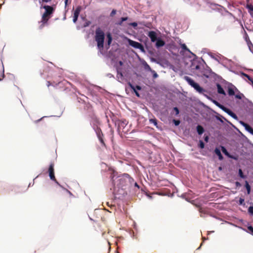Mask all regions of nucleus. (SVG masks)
I'll return each instance as SVG.
<instances>
[{
  "label": "nucleus",
  "mask_w": 253,
  "mask_h": 253,
  "mask_svg": "<svg viewBox=\"0 0 253 253\" xmlns=\"http://www.w3.org/2000/svg\"><path fill=\"white\" fill-rule=\"evenodd\" d=\"M105 34L99 27L95 30V40L97 42L98 48L102 49L104 47Z\"/></svg>",
  "instance_id": "nucleus-1"
},
{
  "label": "nucleus",
  "mask_w": 253,
  "mask_h": 253,
  "mask_svg": "<svg viewBox=\"0 0 253 253\" xmlns=\"http://www.w3.org/2000/svg\"><path fill=\"white\" fill-rule=\"evenodd\" d=\"M43 8L45 9V11L42 16V24L41 25L42 27L44 26V24L47 23L50 17V15L52 14L54 11L53 7L49 5H44Z\"/></svg>",
  "instance_id": "nucleus-2"
},
{
  "label": "nucleus",
  "mask_w": 253,
  "mask_h": 253,
  "mask_svg": "<svg viewBox=\"0 0 253 253\" xmlns=\"http://www.w3.org/2000/svg\"><path fill=\"white\" fill-rule=\"evenodd\" d=\"M184 79L188 83L189 85L194 88L198 92L202 93L204 89L201 87L199 84L195 83L192 79L188 76H184Z\"/></svg>",
  "instance_id": "nucleus-3"
},
{
  "label": "nucleus",
  "mask_w": 253,
  "mask_h": 253,
  "mask_svg": "<svg viewBox=\"0 0 253 253\" xmlns=\"http://www.w3.org/2000/svg\"><path fill=\"white\" fill-rule=\"evenodd\" d=\"M48 172H49V176L50 177V178L52 180L54 181L58 185H60L59 183L56 180L55 175H54V164L53 163H51L50 164L49 168H48Z\"/></svg>",
  "instance_id": "nucleus-4"
},
{
  "label": "nucleus",
  "mask_w": 253,
  "mask_h": 253,
  "mask_svg": "<svg viewBox=\"0 0 253 253\" xmlns=\"http://www.w3.org/2000/svg\"><path fill=\"white\" fill-rule=\"evenodd\" d=\"M128 43L131 46L139 49L142 52H145L144 47L141 43L131 40H128Z\"/></svg>",
  "instance_id": "nucleus-5"
},
{
  "label": "nucleus",
  "mask_w": 253,
  "mask_h": 253,
  "mask_svg": "<svg viewBox=\"0 0 253 253\" xmlns=\"http://www.w3.org/2000/svg\"><path fill=\"white\" fill-rule=\"evenodd\" d=\"M120 183L123 184L124 182H128L130 184H132L134 181V179L130 176L128 174L125 173L122 177L120 178Z\"/></svg>",
  "instance_id": "nucleus-6"
},
{
  "label": "nucleus",
  "mask_w": 253,
  "mask_h": 253,
  "mask_svg": "<svg viewBox=\"0 0 253 253\" xmlns=\"http://www.w3.org/2000/svg\"><path fill=\"white\" fill-rule=\"evenodd\" d=\"M228 94L229 96L235 95L236 92H239V90L233 85L228 86Z\"/></svg>",
  "instance_id": "nucleus-7"
},
{
  "label": "nucleus",
  "mask_w": 253,
  "mask_h": 253,
  "mask_svg": "<svg viewBox=\"0 0 253 253\" xmlns=\"http://www.w3.org/2000/svg\"><path fill=\"white\" fill-rule=\"evenodd\" d=\"M81 9H82L81 6H78L76 8V10H75L74 13L73 19L74 23H76L77 22L78 17H79V15L80 14V13L81 11Z\"/></svg>",
  "instance_id": "nucleus-8"
},
{
  "label": "nucleus",
  "mask_w": 253,
  "mask_h": 253,
  "mask_svg": "<svg viewBox=\"0 0 253 253\" xmlns=\"http://www.w3.org/2000/svg\"><path fill=\"white\" fill-rule=\"evenodd\" d=\"M128 124V121H127L126 120H119L118 122V129H123L125 128V127Z\"/></svg>",
  "instance_id": "nucleus-9"
},
{
  "label": "nucleus",
  "mask_w": 253,
  "mask_h": 253,
  "mask_svg": "<svg viewBox=\"0 0 253 253\" xmlns=\"http://www.w3.org/2000/svg\"><path fill=\"white\" fill-rule=\"evenodd\" d=\"M148 36L150 38L152 42H155L158 40L157 34L154 31H151L149 32Z\"/></svg>",
  "instance_id": "nucleus-10"
},
{
  "label": "nucleus",
  "mask_w": 253,
  "mask_h": 253,
  "mask_svg": "<svg viewBox=\"0 0 253 253\" xmlns=\"http://www.w3.org/2000/svg\"><path fill=\"white\" fill-rule=\"evenodd\" d=\"M241 124L245 127V129L253 135V128L248 124L241 122Z\"/></svg>",
  "instance_id": "nucleus-11"
},
{
  "label": "nucleus",
  "mask_w": 253,
  "mask_h": 253,
  "mask_svg": "<svg viewBox=\"0 0 253 253\" xmlns=\"http://www.w3.org/2000/svg\"><path fill=\"white\" fill-rule=\"evenodd\" d=\"M165 44V42L160 38L158 39V40L156 41V46L157 48L163 46Z\"/></svg>",
  "instance_id": "nucleus-12"
},
{
  "label": "nucleus",
  "mask_w": 253,
  "mask_h": 253,
  "mask_svg": "<svg viewBox=\"0 0 253 253\" xmlns=\"http://www.w3.org/2000/svg\"><path fill=\"white\" fill-rule=\"evenodd\" d=\"M95 132H96V135H97V136L98 139H99L102 137H104V135H103L102 131L100 128L97 127L95 129Z\"/></svg>",
  "instance_id": "nucleus-13"
},
{
  "label": "nucleus",
  "mask_w": 253,
  "mask_h": 253,
  "mask_svg": "<svg viewBox=\"0 0 253 253\" xmlns=\"http://www.w3.org/2000/svg\"><path fill=\"white\" fill-rule=\"evenodd\" d=\"M246 7L248 9V12L250 15L253 17V5L250 3L247 4Z\"/></svg>",
  "instance_id": "nucleus-14"
},
{
  "label": "nucleus",
  "mask_w": 253,
  "mask_h": 253,
  "mask_svg": "<svg viewBox=\"0 0 253 253\" xmlns=\"http://www.w3.org/2000/svg\"><path fill=\"white\" fill-rule=\"evenodd\" d=\"M217 92L218 93L221 94H223L224 95H225V92L224 89H223L222 86L219 84H217Z\"/></svg>",
  "instance_id": "nucleus-15"
},
{
  "label": "nucleus",
  "mask_w": 253,
  "mask_h": 253,
  "mask_svg": "<svg viewBox=\"0 0 253 253\" xmlns=\"http://www.w3.org/2000/svg\"><path fill=\"white\" fill-rule=\"evenodd\" d=\"M214 152L218 156V158L220 160H223V157L220 152V150L218 148H216L214 150Z\"/></svg>",
  "instance_id": "nucleus-16"
},
{
  "label": "nucleus",
  "mask_w": 253,
  "mask_h": 253,
  "mask_svg": "<svg viewBox=\"0 0 253 253\" xmlns=\"http://www.w3.org/2000/svg\"><path fill=\"white\" fill-rule=\"evenodd\" d=\"M197 131L199 135H201L204 133V129L203 126L200 125H198L197 126Z\"/></svg>",
  "instance_id": "nucleus-17"
},
{
  "label": "nucleus",
  "mask_w": 253,
  "mask_h": 253,
  "mask_svg": "<svg viewBox=\"0 0 253 253\" xmlns=\"http://www.w3.org/2000/svg\"><path fill=\"white\" fill-rule=\"evenodd\" d=\"M226 113L234 119L237 118L236 115L229 109L226 111Z\"/></svg>",
  "instance_id": "nucleus-18"
},
{
  "label": "nucleus",
  "mask_w": 253,
  "mask_h": 253,
  "mask_svg": "<svg viewBox=\"0 0 253 253\" xmlns=\"http://www.w3.org/2000/svg\"><path fill=\"white\" fill-rule=\"evenodd\" d=\"M117 78L119 79H123V75L122 73L121 72L120 69L117 68Z\"/></svg>",
  "instance_id": "nucleus-19"
},
{
  "label": "nucleus",
  "mask_w": 253,
  "mask_h": 253,
  "mask_svg": "<svg viewBox=\"0 0 253 253\" xmlns=\"http://www.w3.org/2000/svg\"><path fill=\"white\" fill-rule=\"evenodd\" d=\"M221 151L226 156H228L229 157L232 158L224 146H221Z\"/></svg>",
  "instance_id": "nucleus-20"
},
{
  "label": "nucleus",
  "mask_w": 253,
  "mask_h": 253,
  "mask_svg": "<svg viewBox=\"0 0 253 253\" xmlns=\"http://www.w3.org/2000/svg\"><path fill=\"white\" fill-rule=\"evenodd\" d=\"M128 85L129 86L131 87V88L133 90V91L135 92V95L139 97V93L135 89V87L134 86H133L131 83H128Z\"/></svg>",
  "instance_id": "nucleus-21"
},
{
  "label": "nucleus",
  "mask_w": 253,
  "mask_h": 253,
  "mask_svg": "<svg viewBox=\"0 0 253 253\" xmlns=\"http://www.w3.org/2000/svg\"><path fill=\"white\" fill-rule=\"evenodd\" d=\"M245 187L247 189V193L250 194L251 192V186L247 181H245Z\"/></svg>",
  "instance_id": "nucleus-22"
},
{
  "label": "nucleus",
  "mask_w": 253,
  "mask_h": 253,
  "mask_svg": "<svg viewBox=\"0 0 253 253\" xmlns=\"http://www.w3.org/2000/svg\"><path fill=\"white\" fill-rule=\"evenodd\" d=\"M107 44L108 45V46H110L111 42H112V36L111 35V34L110 33L108 34L107 35Z\"/></svg>",
  "instance_id": "nucleus-23"
},
{
  "label": "nucleus",
  "mask_w": 253,
  "mask_h": 253,
  "mask_svg": "<svg viewBox=\"0 0 253 253\" xmlns=\"http://www.w3.org/2000/svg\"><path fill=\"white\" fill-rule=\"evenodd\" d=\"M245 41H246L247 44L248 45L249 47H250V45H252V43L251 41L250 40V39H249V37L248 34L246 33V35H245Z\"/></svg>",
  "instance_id": "nucleus-24"
},
{
  "label": "nucleus",
  "mask_w": 253,
  "mask_h": 253,
  "mask_svg": "<svg viewBox=\"0 0 253 253\" xmlns=\"http://www.w3.org/2000/svg\"><path fill=\"white\" fill-rule=\"evenodd\" d=\"M127 20V17H122L121 18V20L117 23V24L119 25H122V24H123V22L125 21H126Z\"/></svg>",
  "instance_id": "nucleus-25"
},
{
  "label": "nucleus",
  "mask_w": 253,
  "mask_h": 253,
  "mask_svg": "<svg viewBox=\"0 0 253 253\" xmlns=\"http://www.w3.org/2000/svg\"><path fill=\"white\" fill-rule=\"evenodd\" d=\"M239 175L242 178H245L246 176L244 174L242 170L241 169H239Z\"/></svg>",
  "instance_id": "nucleus-26"
},
{
  "label": "nucleus",
  "mask_w": 253,
  "mask_h": 253,
  "mask_svg": "<svg viewBox=\"0 0 253 253\" xmlns=\"http://www.w3.org/2000/svg\"><path fill=\"white\" fill-rule=\"evenodd\" d=\"M238 92V93L235 95V98L239 99H241L242 98V96H243V94L242 93H240L239 91V92Z\"/></svg>",
  "instance_id": "nucleus-27"
},
{
  "label": "nucleus",
  "mask_w": 253,
  "mask_h": 253,
  "mask_svg": "<svg viewBox=\"0 0 253 253\" xmlns=\"http://www.w3.org/2000/svg\"><path fill=\"white\" fill-rule=\"evenodd\" d=\"M181 47L185 51H187L188 52H190V50L187 48V46L185 44L183 43L181 44Z\"/></svg>",
  "instance_id": "nucleus-28"
},
{
  "label": "nucleus",
  "mask_w": 253,
  "mask_h": 253,
  "mask_svg": "<svg viewBox=\"0 0 253 253\" xmlns=\"http://www.w3.org/2000/svg\"><path fill=\"white\" fill-rule=\"evenodd\" d=\"M243 75L246 77L251 82V83L253 82V79L249 75L246 74L245 73H243Z\"/></svg>",
  "instance_id": "nucleus-29"
},
{
  "label": "nucleus",
  "mask_w": 253,
  "mask_h": 253,
  "mask_svg": "<svg viewBox=\"0 0 253 253\" xmlns=\"http://www.w3.org/2000/svg\"><path fill=\"white\" fill-rule=\"evenodd\" d=\"M99 141L100 142V143H101L102 144V146L105 148H106V145L104 142V139H103V137L100 138L99 139Z\"/></svg>",
  "instance_id": "nucleus-30"
},
{
  "label": "nucleus",
  "mask_w": 253,
  "mask_h": 253,
  "mask_svg": "<svg viewBox=\"0 0 253 253\" xmlns=\"http://www.w3.org/2000/svg\"><path fill=\"white\" fill-rule=\"evenodd\" d=\"M151 123L153 124L155 126L157 125V120L156 119H151L149 120Z\"/></svg>",
  "instance_id": "nucleus-31"
},
{
  "label": "nucleus",
  "mask_w": 253,
  "mask_h": 253,
  "mask_svg": "<svg viewBox=\"0 0 253 253\" xmlns=\"http://www.w3.org/2000/svg\"><path fill=\"white\" fill-rule=\"evenodd\" d=\"M199 147L200 148H201V149H203L205 147V144L203 142V141L202 140H200L199 141Z\"/></svg>",
  "instance_id": "nucleus-32"
},
{
  "label": "nucleus",
  "mask_w": 253,
  "mask_h": 253,
  "mask_svg": "<svg viewBox=\"0 0 253 253\" xmlns=\"http://www.w3.org/2000/svg\"><path fill=\"white\" fill-rule=\"evenodd\" d=\"M173 111H174L175 115H178L179 113V109L176 107L173 108Z\"/></svg>",
  "instance_id": "nucleus-33"
},
{
  "label": "nucleus",
  "mask_w": 253,
  "mask_h": 253,
  "mask_svg": "<svg viewBox=\"0 0 253 253\" xmlns=\"http://www.w3.org/2000/svg\"><path fill=\"white\" fill-rule=\"evenodd\" d=\"M212 102L219 108L220 107V106L221 105V104L215 100H213Z\"/></svg>",
  "instance_id": "nucleus-34"
},
{
  "label": "nucleus",
  "mask_w": 253,
  "mask_h": 253,
  "mask_svg": "<svg viewBox=\"0 0 253 253\" xmlns=\"http://www.w3.org/2000/svg\"><path fill=\"white\" fill-rule=\"evenodd\" d=\"M248 211L251 214L253 215V206H251L249 208Z\"/></svg>",
  "instance_id": "nucleus-35"
},
{
  "label": "nucleus",
  "mask_w": 253,
  "mask_h": 253,
  "mask_svg": "<svg viewBox=\"0 0 253 253\" xmlns=\"http://www.w3.org/2000/svg\"><path fill=\"white\" fill-rule=\"evenodd\" d=\"M116 10L115 9H113L111 13H110V16L113 17L116 14Z\"/></svg>",
  "instance_id": "nucleus-36"
},
{
  "label": "nucleus",
  "mask_w": 253,
  "mask_h": 253,
  "mask_svg": "<svg viewBox=\"0 0 253 253\" xmlns=\"http://www.w3.org/2000/svg\"><path fill=\"white\" fill-rule=\"evenodd\" d=\"M91 22L89 21H87L85 22V23L84 25V27H86L88 26L90 24Z\"/></svg>",
  "instance_id": "nucleus-37"
},
{
  "label": "nucleus",
  "mask_w": 253,
  "mask_h": 253,
  "mask_svg": "<svg viewBox=\"0 0 253 253\" xmlns=\"http://www.w3.org/2000/svg\"><path fill=\"white\" fill-rule=\"evenodd\" d=\"M173 122L174 123V125L176 126H178L180 124V121L179 120H173Z\"/></svg>",
  "instance_id": "nucleus-38"
},
{
  "label": "nucleus",
  "mask_w": 253,
  "mask_h": 253,
  "mask_svg": "<svg viewBox=\"0 0 253 253\" xmlns=\"http://www.w3.org/2000/svg\"><path fill=\"white\" fill-rule=\"evenodd\" d=\"M248 230L251 232V234L253 235V227L252 226L248 227Z\"/></svg>",
  "instance_id": "nucleus-39"
},
{
  "label": "nucleus",
  "mask_w": 253,
  "mask_h": 253,
  "mask_svg": "<svg viewBox=\"0 0 253 253\" xmlns=\"http://www.w3.org/2000/svg\"><path fill=\"white\" fill-rule=\"evenodd\" d=\"M220 109H221L223 111H224V112H226V111L228 109V108H226L225 107H224L223 105H221L220 106V107H219Z\"/></svg>",
  "instance_id": "nucleus-40"
},
{
  "label": "nucleus",
  "mask_w": 253,
  "mask_h": 253,
  "mask_svg": "<svg viewBox=\"0 0 253 253\" xmlns=\"http://www.w3.org/2000/svg\"><path fill=\"white\" fill-rule=\"evenodd\" d=\"M235 185H236V187H240L241 186V184H240V183L239 182L236 181L235 182Z\"/></svg>",
  "instance_id": "nucleus-41"
},
{
  "label": "nucleus",
  "mask_w": 253,
  "mask_h": 253,
  "mask_svg": "<svg viewBox=\"0 0 253 253\" xmlns=\"http://www.w3.org/2000/svg\"><path fill=\"white\" fill-rule=\"evenodd\" d=\"M244 202V199L240 198L239 200V204L240 205L243 204V202Z\"/></svg>",
  "instance_id": "nucleus-42"
},
{
  "label": "nucleus",
  "mask_w": 253,
  "mask_h": 253,
  "mask_svg": "<svg viewBox=\"0 0 253 253\" xmlns=\"http://www.w3.org/2000/svg\"><path fill=\"white\" fill-rule=\"evenodd\" d=\"M130 25H131V26H132L133 27H136V26H137V23H136V22H133V23H131L130 24Z\"/></svg>",
  "instance_id": "nucleus-43"
},
{
  "label": "nucleus",
  "mask_w": 253,
  "mask_h": 253,
  "mask_svg": "<svg viewBox=\"0 0 253 253\" xmlns=\"http://www.w3.org/2000/svg\"><path fill=\"white\" fill-rule=\"evenodd\" d=\"M135 87V89L140 90L141 89V87L139 85H136Z\"/></svg>",
  "instance_id": "nucleus-44"
},
{
  "label": "nucleus",
  "mask_w": 253,
  "mask_h": 253,
  "mask_svg": "<svg viewBox=\"0 0 253 253\" xmlns=\"http://www.w3.org/2000/svg\"><path fill=\"white\" fill-rule=\"evenodd\" d=\"M158 74L156 72H155L153 75V77L154 78H156L158 77Z\"/></svg>",
  "instance_id": "nucleus-45"
},
{
  "label": "nucleus",
  "mask_w": 253,
  "mask_h": 253,
  "mask_svg": "<svg viewBox=\"0 0 253 253\" xmlns=\"http://www.w3.org/2000/svg\"><path fill=\"white\" fill-rule=\"evenodd\" d=\"M51 84L50 83V82L49 81L47 82L46 85L48 87H49Z\"/></svg>",
  "instance_id": "nucleus-46"
},
{
  "label": "nucleus",
  "mask_w": 253,
  "mask_h": 253,
  "mask_svg": "<svg viewBox=\"0 0 253 253\" xmlns=\"http://www.w3.org/2000/svg\"><path fill=\"white\" fill-rule=\"evenodd\" d=\"M134 186H135V187H137L138 188H139V185H138V184H137L136 182H135V183H134Z\"/></svg>",
  "instance_id": "nucleus-47"
},
{
  "label": "nucleus",
  "mask_w": 253,
  "mask_h": 253,
  "mask_svg": "<svg viewBox=\"0 0 253 253\" xmlns=\"http://www.w3.org/2000/svg\"><path fill=\"white\" fill-rule=\"evenodd\" d=\"M42 0V1L45 2H48L51 1V0Z\"/></svg>",
  "instance_id": "nucleus-48"
},
{
  "label": "nucleus",
  "mask_w": 253,
  "mask_h": 253,
  "mask_svg": "<svg viewBox=\"0 0 253 253\" xmlns=\"http://www.w3.org/2000/svg\"><path fill=\"white\" fill-rule=\"evenodd\" d=\"M68 1V0H65V7H66V6H67V5Z\"/></svg>",
  "instance_id": "nucleus-49"
},
{
  "label": "nucleus",
  "mask_w": 253,
  "mask_h": 253,
  "mask_svg": "<svg viewBox=\"0 0 253 253\" xmlns=\"http://www.w3.org/2000/svg\"><path fill=\"white\" fill-rule=\"evenodd\" d=\"M119 63L120 66H122L123 64V62L122 61H120Z\"/></svg>",
  "instance_id": "nucleus-50"
},
{
  "label": "nucleus",
  "mask_w": 253,
  "mask_h": 253,
  "mask_svg": "<svg viewBox=\"0 0 253 253\" xmlns=\"http://www.w3.org/2000/svg\"><path fill=\"white\" fill-rule=\"evenodd\" d=\"M205 141H208V136H206V137H205Z\"/></svg>",
  "instance_id": "nucleus-51"
},
{
  "label": "nucleus",
  "mask_w": 253,
  "mask_h": 253,
  "mask_svg": "<svg viewBox=\"0 0 253 253\" xmlns=\"http://www.w3.org/2000/svg\"><path fill=\"white\" fill-rule=\"evenodd\" d=\"M252 85H253V82L252 83Z\"/></svg>",
  "instance_id": "nucleus-52"
}]
</instances>
